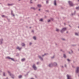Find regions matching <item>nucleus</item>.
I'll return each mask as SVG.
<instances>
[{
	"mask_svg": "<svg viewBox=\"0 0 79 79\" xmlns=\"http://www.w3.org/2000/svg\"><path fill=\"white\" fill-rule=\"evenodd\" d=\"M52 64L54 66H57V63L56 62H54V63H51L50 64H49V65H48V66H49V67L50 68H51Z\"/></svg>",
	"mask_w": 79,
	"mask_h": 79,
	"instance_id": "obj_1",
	"label": "nucleus"
},
{
	"mask_svg": "<svg viewBox=\"0 0 79 79\" xmlns=\"http://www.w3.org/2000/svg\"><path fill=\"white\" fill-rule=\"evenodd\" d=\"M8 73L9 74V75L10 76H11V77H12V79H14V78H15V76H14V75H13V74L10 73V72L9 71H8Z\"/></svg>",
	"mask_w": 79,
	"mask_h": 79,
	"instance_id": "obj_2",
	"label": "nucleus"
},
{
	"mask_svg": "<svg viewBox=\"0 0 79 79\" xmlns=\"http://www.w3.org/2000/svg\"><path fill=\"white\" fill-rule=\"evenodd\" d=\"M67 29L66 27L62 28V29L60 30V32H61V33H63L64 31H65Z\"/></svg>",
	"mask_w": 79,
	"mask_h": 79,
	"instance_id": "obj_3",
	"label": "nucleus"
},
{
	"mask_svg": "<svg viewBox=\"0 0 79 79\" xmlns=\"http://www.w3.org/2000/svg\"><path fill=\"white\" fill-rule=\"evenodd\" d=\"M32 68L35 70H37V67L35 66V64H33V65L32 66Z\"/></svg>",
	"mask_w": 79,
	"mask_h": 79,
	"instance_id": "obj_4",
	"label": "nucleus"
},
{
	"mask_svg": "<svg viewBox=\"0 0 79 79\" xmlns=\"http://www.w3.org/2000/svg\"><path fill=\"white\" fill-rule=\"evenodd\" d=\"M68 3L69 4L70 6H73V2H72L69 1L68 2Z\"/></svg>",
	"mask_w": 79,
	"mask_h": 79,
	"instance_id": "obj_5",
	"label": "nucleus"
},
{
	"mask_svg": "<svg viewBox=\"0 0 79 79\" xmlns=\"http://www.w3.org/2000/svg\"><path fill=\"white\" fill-rule=\"evenodd\" d=\"M76 73H79V67H78L77 68V69L76 71Z\"/></svg>",
	"mask_w": 79,
	"mask_h": 79,
	"instance_id": "obj_6",
	"label": "nucleus"
},
{
	"mask_svg": "<svg viewBox=\"0 0 79 79\" xmlns=\"http://www.w3.org/2000/svg\"><path fill=\"white\" fill-rule=\"evenodd\" d=\"M67 79H72L71 78V76L69 75H67Z\"/></svg>",
	"mask_w": 79,
	"mask_h": 79,
	"instance_id": "obj_7",
	"label": "nucleus"
},
{
	"mask_svg": "<svg viewBox=\"0 0 79 79\" xmlns=\"http://www.w3.org/2000/svg\"><path fill=\"white\" fill-rule=\"evenodd\" d=\"M38 57L42 61H43V58L41 57L40 56H38Z\"/></svg>",
	"mask_w": 79,
	"mask_h": 79,
	"instance_id": "obj_8",
	"label": "nucleus"
},
{
	"mask_svg": "<svg viewBox=\"0 0 79 79\" xmlns=\"http://www.w3.org/2000/svg\"><path fill=\"white\" fill-rule=\"evenodd\" d=\"M2 43H3V39H2L0 40V44L1 45L2 44Z\"/></svg>",
	"mask_w": 79,
	"mask_h": 79,
	"instance_id": "obj_9",
	"label": "nucleus"
},
{
	"mask_svg": "<svg viewBox=\"0 0 79 79\" xmlns=\"http://www.w3.org/2000/svg\"><path fill=\"white\" fill-rule=\"evenodd\" d=\"M22 49V48H19V47H17L16 48V49H18L19 50H21Z\"/></svg>",
	"mask_w": 79,
	"mask_h": 79,
	"instance_id": "obj_10",
	"label": "nucleus"
},
{
	"mask_svg": "<svg viewBox=\"0 0 79 79\" xmlns=\"http://www.w3.org/2000/svg\"><path fill=\"white\" fill-rule=\"evenodd\" d=\"M13 10H11V15L12 16H15V14L13 13Z\"/></svg>",
	"mask_w": 79,
	"mask_h": 79,
	"instance_id": "obj_11",
	"label": "nucleus"
},
{
	"mask_svg": "<svg viewBox=\"0 0 79 79\" xmlns=\"http://www.w3.org/2000/svg\"><path fill=\"white\" fill-rule=\"evenodd\" d=\"M15 4L13 3L12 4H8L7 5L8 6H13V5H14Z\"/></svg>",
	"mask_w": 79,
	"mask_h": 79,
	"instance_id": "obj_12",
	"label": "nucleus"
},
{
	"mask_svg": "<svg viewBox=\"0 0 79 79\" xmlns=\"http://www.w3.org/2000/svg\"><path fill=\"white\" fill-rule=\"evenodd\" d=\"M31 10H36V8H35L34 7H31Z\"/></svg>",
	"mask_w": 79,
	"mask_h": 79,
	"instance_id": "obj_13",
	"label": "nucleus"
},
{
	"mask_svg": "<svg viewBox=\"0 0 79 79\" xmlns=\"http://www.w3.org/2000/svg\"><path fill=\"white\" fill-rule=\"evenodd\" d=\"M41 6H42L40 4H38L37 5V7L38 8H40V7H41Z\"/></svg>",
	"mask_w": 79,
	"mask_h": 79,
	"instance_id": "obj_14",
	"label": "nucleus"
},
{
	"mask_svg": "<svg viewBox=\"0 0 79 79\" xmlns=\"http://www.w3.org/2000/svg\"><path fill=\"white\" fill-rule=\"evenodd\" d=\"M63 57H64V58H66V55L64 54Z\"/></svg>",
	"mask_w": 79,
	"mask_h": 79,
	"instance_id": "obj_15",
	"label": "nucleus"
},
{
	"mask_svg": "<svg viewBox=\"0 0 79 79\" xmlns=\"http://www.w3.org/2000/svg\"><path fill=\"white\" fill-rule=\"evenodd\" d=\"M22 46L23 47H24L25 46V44H24V43H23L22 44Z\"/></svg>",
	"mask_w": 79,
	"mask_h": 79,
	"instance_id": "obj_16",
	"label": "nucleus"
},
{
	"mask_svg": "<svg viewBox=\"0 0 79 79\" xmlns=\"http://www.w3.org/2000/svg\"><path fill=\"white\" fill-rule=\"evenodd\" d=\"M54 5H55V6L56 5V0H55L54 1Z\"/></svg>",
	"mask_w": 79,
	"mask_h": 79,
	"instance_id": "obj_17",
	"label": "nucleus"
},
{
	"mask_svg": "<svg viewBox=\"0 0 79 79\" xmlns=\"http://www.w3.org/2000/svg\"><path fill=\"white\" fill-rule=\"evenodd\" d=\"M25 60L26 59L25 58L22 59L21 60V61H25Z\"/></svg>",
	"mask_w": 79,
	"mask_h": 79,
	"instance_id": "obj_18",
	"label": "nucleus"
},
{
	"mask_svg": "<svg viewBox=\"0 0 79 79\" xmlns=\"http://www.w3.org/2000/svg\"><path fill=\"white\" fill-rule=\"evenodd\" d=\"M56 32H59V31H60V29L56 28Z\"/></svg>",
	"mask_w": 79,
	"mask_h": 79,
	"instance_id": "obj_19",
	"label": "nucleus"
},
{
	"mask_svg": "<svg viewBox=\"0 0 79 79\" xmlns=\"http://www.w3.org/2000/svg\"><path fill=\"white\" fill-rule=\"evenodd\" d=\"M2 17H5V18H8V17L6 16H5L4 15H2Z\"/></svg>",
	"mask_w": 79,
	"mask_h": 79,
	"instance_id": "obj_20",
	"label": "nucleus"
},
{
	"mask_svg": "<svg viewBox=\"0 0 79 79\" xmlns=\"http://www.w3.org/2000/svg\"><path fill=\"white\" fill-rule=\"evenodd\" d=\"M48 1H49V0H46V3L47 4H48Z\"/></svg>",
	"mask_w": 79,
	"mask_h": 79,
	"instance_id": "obj_21",
	"label": "nucleus"
},
{
	"mask_svg": "<svg viewBox=\"0 0 79 79\" xmlns=\"http://www.w3.org/2000/svg\"><path fill=\"white\" fill-rule=\"evenodd\" d=\"M75 13H76V11H74V13H72V16H73V15H75Z\"/></svg>",
	"mask_w": 79,
	"mask_h": 79,
	"instance_id": "obj_22",
	"label": "nucleus"
},
{
	"mask_svg": "<svg viewBox=\"0 0 79 79\" xmlns=\"http://www.w3.org/2000/svg\"><path fill=\"white\" fill-rule=\"evenodd\" d=\"M21 77H22V76H21V75H19V79L21 78Z\"/></svg>",
	"mask_w": 79,
	"mask_h": 79,
	"instance_id": "obj_23",
	"label": "nucleus"
},
{
	"mask_svg": "<svg viewBox=\"0 0 79 79\" xmlns=\"http://www.w3.org/2000/svg\"><path fill=\"white\" fill-rule=\"evenodd\" d=\"M10 60H12V61H15V60H14V59L10 58Z\"/></svg>",
	"mask_w": 79,
	"mask_h": 79,
	"instance_id": "obj_24",
	"label": "nucleus"
},
{
	"mask_svg": "<svg viewBox=\"0 0 79 79\" xmlns=\"http://www.w3.org/2000/svg\"><path fill=\"white\" fill-rule=\"evenodd\" d=\"M40 21H41L42 22L43 21V19H41L40 20H39Z\"/></svg>",
	"mask_w": 79,
	"mask_h": 79,
	"instance_id": "obj_25",
	"label": "nucleus"
},
{
	"mask_svg": "<svg viewBox=\"0 0 79 79\" xmlns=\"http://www.w3.org/2000/svg\"><path fill=\"white\" fill-rule=\"evenodd\" d=\"M75 35H77V36L78 35V33H75Z\"/></svg>",
	"mask_w": 79,
	"mask_h": 79,
	"instance_id": "obj_26",
	"label": "nucleus"
},
{
	"mask_svg": "<svg viewBox=\"0 0 79 79\" xmlns=\"http://www.w3.org/2000/svg\"><path fill=\"white\" fill-rule=\"evenodd\" d=\"M3 76H5V73L4 72H3Z\"/></svg>",
	"mask_w": 79,
	"mask_h": 79,
	"instance_id": "obj_27",
	"label": "nucleus"
},
{
	"mask_svg": "<svg viewBox=\"0 0 79 79\" xmlns=\"http://www.w3.org/2000/svg\"><path fill=\"white\" fill-rule=\"evenodd\" d=\"M33 39H34L35 40H36V37H35V36H34V37H33Z\"/></svg>",
	"mask_w": 79,
	"mask_h": 79,
	"instance_id": "obj_28",
	"label": "nucleus"
},
{
	"mask_svg": "<svg viewBox=\"0 0 79 79\" xmlns=\"http://www.w3.org/2000/svg\"><path fill=\"white\" fill-rule=\"evenodd\" d=\"M76 9H77V10H79V7H76Z\"/></svg>",
	"mask_w": 79,
	"mask_h": 79,
	"instance_id": "obj_29",
	"label": "nucleus"
},
{
	"mask_svg": "<svg viewBox=\"0 0 79 79\" xmlns=\"http://www.w3.org/2000/svg\"><path fill=\"white\" fill-rule=\"evenodd\" d=\"M7 58H8V59H11V58H10V57H7Z\"/></svg>",
	"mask_w": 79,
	"mask_h": 79,
	"instance_id": "obj_30",
	"label": "nucleus"
},
{
	"mask_svg": "<svg viewBox=\"0 0 79 79\" xmlns=\"http://www.w3.org/2000/svg\"><path fill=\"white\" fill-rule=\"evenodd\" d=\"M47 55V54H46V53H45V54H44V55H42V56H45V55Z\"/></svg>",
	"mask_w": 79,
	"mask_h": 79,
	"instance_id": "obj_31",
	"label": "nucleus"
},
{
	"mask_svg": "<svg viewBox=\"0 0 79 79\" xmlns=\"http://www.w3.org/2000/svg\"><path fill=\"white\" fill-rule=\"evenodd\" d=\"M67 60V61H69H69H70L71 60H69V59H68Z\"/></svg>",
	"mask_w": 79,
	"mask_h": 79,
	"instance_id": "obj_32",
	"label": "nucleus"
},
{
	"mask_svg": "<svg viewBox=\"0 0 79 79\" xmlns=\"http://www.w3.org/2000/svg\"><path fill=\"white\" fill-rule=\"evenodd\" d=\"M71 53H73V50H71Z\"/></svg>",
	"mask_w": 79,
	"mask_h": 79,
	"instance_id": "obj_33",
	"label": "nucleus"
},
{
	"mask_svg": "<svg viewBox=\"0 0 79 79\" xmlns=\"http://www.w3.org/2000/svg\"><path fill=\"white\" fill-rule=\"evenodd\" d=\"M48 23H49V22H50V20H48Z\"/></svg>",
	"mask_w": 79,
	"mask_h": 79,
	"instance_id": "obj_34",
	"label": "nucleus"
},
{
	"mask_svg": "<svg viewBox=\"0 0 79 79\" xmlns=\"http://www.w3.org/2000/svg\"><path fill=\"white\" fill-rule=\"evenodd\" d=\"M19 56V54H17L16 56Z\"/></svg>",
	"mask_w": 79,
	"mask_h": 79,
	"instance_id": "obj_35",
	"label": "nucleus"
},
{
	"mask_svg": "<svg viewBox=\"0 0 79 79\" xmlns=\"http://www.w3.org/2000/svg\"><path fill=\"white\" fill-rule=\"evenodd\" d=\"M32 44V43H30L29 44L30 45H31Z\"/></svg>",
	"mask_w": 79,
	"mask_h": 79,
	"instance_id": "obj_36",
	"label": "nucleus"
},
{
	"mask_svg": "<svg viewBox=\"0 0 79 79\" xmlns=\"http://www.w3.org/2000/svg\"><path fill=\"white\" fill-rule=\"evenodd\" d=\"M62 40H64L65 39H64L62 38Z\"/></svg>",
	"mask_w": 79,
	"mask_h": 79,
	"instance_id": "obj_37",
	"label": "nucleus"
},
{
	"mask_svg": "<svg viewBox=\"0 0 79 79\" xmlns=\"http://www.w3.org/2000/svg\"><path fill=\"white\" fill-rule=\"evenodd\" d=\"M30 3H32V2L31 1H30Z\"/></svg>",
	"mask_w": 79,
	"mask_h": 79,
	"instance_id": "obj_38",
	"label": "nucleus"
},
{
	"mask_svg": "<svg viewBox=\"0 0 79 79\" xmlns=\"http://www.w3.org/2000/svg\"><path fill=\"white\" fill-rule=\"evenodd\" d=\"M51 58H54V56L51 57Z\"/></svg>",
	"mask_w": 79,
	"mask_h": 79,
	"instance_id": "obj_39",
	"label": "nucleus"
},
{
	"mask_svg": "<svg viewBox=\"0 0 79 79\" xmlns=\"http://www.w3.org/2000/svg\"><path fill=\"white\" fill-rule=\"evenodd\" d=\"M51 20H52V21H53V19L52 18H51Z\"/></svg>",
	"mask_w": 79,
	"mask_h": 79,
	"instance_id": "obj_40",
	"label": "nucleus"
},
{
	"mask_svg": "<svg viewBox=\"0 0 79 79\" xmlns=\"http://www.w3.org/2000/svg\"><path fill=\"white\" fill-rule=\"evenodd\" d=\"M39 62H37V64H39Z\"/></svg>",
	"mask_w": 79,
	"mask_h": 79,
	"instance_id": "obj_41",
	"label": "nucleus"
},
{
	"mask_svg": "<svg viewBox=\"0 0 79 79\" xmlns=\"http://www.w3.org/2000/svg\"><path fill=\"white\" fill-rule=\"evenodd\" d=\"M65 68H66V64H65Z\"/></svg>",
	"mask_w": 79,
	"mask_h": 79,
	"instance_id": "obj_42",
	"label": "nucleus"
},
{
	"mask_svg": "<svg viewBox=\"0 0 79 79\" xmlns=\"http://www.w3.org/2000/svg\"><path fill=\"white\" fill-rule=\"evenodd\" d=\"M2 70H0V73H2Z\"/></svg>",
	"mask_w": 79,
	"mask_h": 79,
	"instance_id": "obj_43",
	"label": "nucleus"
},
{
	"mask_svg": "<svg viewBox=\"0 0 79 79\" xmlns=\"http://www.w3.org/2000/svg\"><path fill=\"white\" fill-rule=\"evenodd\" d=\"M31 32H34V30H32Z\"/></svg>",
	"mask_w": 79,
	"mask_h": 79,
	"instance_id": "obj_44",
	"label": "nucleus"
},
{
	"mask_svg": "<svg viewBox=\"0 0 79 79\" xmlns=\"http://www.w3.org/2000/svg\"><path fill=\"white\" fill-rule=\"evenodd\" d=\"M47 12H48V10H46Z\"/></svg>",
	"mask_w": 79,
	"mask_h": 79,
	"instance_id": "obj_45",
	"label": "nucleus"
},
{
	"mask_svg": "<svg viewBox=\"0 0 79 79\" xmlns=\"http://www.w3.org/2000/svg\"><path fill=\"white\" fill-rule=\"evenodd\" d=\"M38 11H40V9H39L38 10Z\"/></svg>",
	"mask_w": 79,
	"mask_h": 79,
	"instance_id": "obj_46",
	"label": "nucleus"
},
{
	"mask_svg": "<svg viewBox=\"0 0 79 79\" xmlns=\"http://www.w3.org/2000/svg\"><path fill=\"white\" fill-rule=\"evenodd\" d=\"M44 18H47V16H44Z\"/></svg>",
	"mask_w": 79,
	"mask_h": 79,
	"instance_id": "obj_47",
	"label": "nucleus"
},
{
	"mask_svg": "<svg viewBox=\"0 0 79 79\" xmlns=\"http://www.w3.org/2000/svg\"><path fill=\"white\" fill-rule=\"evenodd\" d=\"M8 21H9V22H10V19H8Z\"/></svg>",
	"mask_w": 79,
	"mask_h": 79,
	"instance_id": "obj_48",
	"label": "nucleus"
},
{
	"mask_svg": "<svg viewBox=\"0 0 79 79\" xmlns=\"http://www.w3.org/2000/svg\"><path fill=\"white\" fill-rule=\"evenodd\" d=\"M69 27H71V26L70 25H69Z\"/></svg>",
	"mask_w": 79,
	"mask_h": 79,
	"instance_id": "obj_49",
	"label": "nucleus"
},
{
	"mask_svg": "<svg viewBox=\"0 0 79 79\" xmlns=\"http://www.w3.org/2000/svg\"><path fill=\"white\" fill-rule=\"evenodd\" d=\"M6 79H8V77H7Z\"/></svg>",
	"mask_w": 79,
	"mask_h": 79,
	"instance_id": "obj_50",
	"label": "nucleus"
},
{
	"mask_svg": "<svg viewBox=\"0 0 79 79\" xmlns=\"http://www.w3.org/2000/svg\"><path fill=\"white\" fill-rule=\"evenodd\" d=\"M69 54H71V52H69Z\"/></svg>",
	"mask_w": 79,
	"mask_h": 79,
	"instance_id": "obj_51",
	"label": "nucleus"
},
{
	"mask_svg": "<svg viewBox=\"0 0 79 79\" xmlns=\"http://www.w3.org/2000/svg\"><path fill=\"white\" fill-rule=\"evenodd\" d=\"M73 46H76V45H73Z\"/></svg>",
	"mask_w": 79,
	"mask_h": 79,
	"instance_id": "obj_52",
	"label": "nucleus"
},
{
	"mask_svg": "<svg viewBox=\"0 0 79 79\" xmlns=\"http://www.w3.org/2000/svg\"><path fill=\"white\" fill-rule=\"evenodd\" d=\"M66 33H68V31H67L66 32Z\"/></svg>",
	"mask_w": 79,
	"mask_h": 79,
	"instance_id": "obj_53",
	"label": "nucleus"
},
{
	"mask_svg": "<svg viewBox=\"0 0 79 79\" xmlns=\"http://www.w3.org/2000/svg\"><path fill=\"white\" fill-rule=\"evenodd\" d=\"M64 25H66V23H64Z\"/></svg>",
	"mask_w": 79,
	"mask_h": 79,
	"instance_id": "obj_54",
	"label": "nucleus"
},
{
	"mask_svg": "<svg viewBox=\"0 0 79 79\" xmlns=\"http://www.w3.org/2000/svg\"><path fill=\"white\" fill-rule=\"evenodd\" d=\"M29 72H28V73L27 74H27H28V73H29Z\"/></svg>",
	"mask_w": 79,
	"mask_h": 79,
	"instance_id": "obj_55",
	"label": "nucleus"
},
{
	"mask_svg": "<svg viewBox=\"0 0 79 79\" xmlns=\"http://www.w3.org/2000/svg\"><path fill=\"white\" fill-rule=\"evenodd\" d=\"M60 51H62V49H61V50H60Z\"/></svg>",
	"mask_w": 79,
	"mask_h": 79,
	"instance_id": "obj_56",
	"label": "nucleus"
},
{
	"mask_svg": "<svg viewBox=\"0 0 79 79\" xmlns=\"http://www.w3.org/2000/svg\"><path fill=\"white\" fill-rule=\"evenodd\" d=\"M30 28L31 29V27H30Z\"/></svg>",
	"mask_w": 79,
	"mask_h": 79,
	"instance_id": "obj_57",
	"label": "nucleus"
},
{
	"mask_svg": "<svg viewBox=\"0 0 79 79\" xmlns=\"http://www.w3.org/2000/svg\"><path fill=\"white\" fill-rule=\"evenodd\" d=\"M72 67H73V68H74V66H72Z\"/></svg>",
	"mask_w": 79,
	"mask_h": 79,
	"instance_id": "obj_58",
	"label": "nucleus"
},
{
	"mask_svg": "<svg viewBox=\"0 0 79 79\" xmlns=\"http://www.w3.org/2000/svg\"><path fill=\"white\" fill-rule=\"evenodd\" d=\"M37 15H38L37 14H36V16H37Z\"/></svg>",
	"mask_w": 79,
	"mask_h": 79,
	"instance_id": "obj_59",
	"label": "nucleus"
},
{
	"mask_svg": "<svg viewBox=\"0 0 79 79\" xmlns=\"http://www.w3.org/2000/svg\"><path fill=\"white\" fill-rule=\"evenodd\" d=\"M62 68H63V66H62Z\"/></svg>",
	"mask_w": 79,
	"mask_h": 79,
	"instance_id": "obj_60",
	"label": "nucleus"
},
{
	"mask_svg": "<svg viewBox=\"0 0 79 79\" xmlns=\"http://www.w3.org/2000/svg\"><path fill=\"white\" fill-rule=\"evenodd\" d=\"M78 2H79V0H78Z\"/></svg>",
	"mask_w": 79,
	"mask_h": 79,
	"instance_id": "obj_61",
	"label": "nucleus"
},
{
	"mask_svg": "<svg viewBox=\"0 0 79 79\" xmlns=\"http://www.w3.org/2000/svg\"><path fill=\"white\" fill-rule=\"evenodd\" d=\"M78 77H79V74L78 75Z\"/></svg>",
	"mask_w": 79,
	"mask_h": 79,
	"instance_id": "obj_62",
	"label": "nucleus"
},
{
	"mask_svg": "<svg viewBox=\"0 0 79 79\" xmlns=\"http://www.w3.org/2000/svg\"><path fill=\"white\" fill-rule=\"evenodd\" d=\"M78 51H79V49H78Z\"/></svg>",
	"mask_w": 79,
	"mask_h": 79,
	"instance_id": "obj_63",
	"label": "nucleus"
},
{
	"mask_svg": "<svg viewBox=\"0 0 79 79\" xmlns=\"http://www.w3.org/2000/svg\"><path fill=\"white\" fill-rule=\"evenodd\" d=\"M36 0H35V1H36Z\"/></svg>",
	"mask_w": 79,
	"mask_h": 79,
	"instance_id": "obj_64",
	"label": "nucleus"
}]
</instances>
